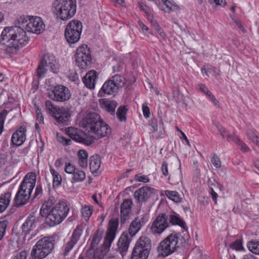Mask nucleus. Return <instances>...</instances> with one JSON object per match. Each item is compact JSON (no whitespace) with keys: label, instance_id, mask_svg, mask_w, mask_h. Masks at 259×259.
<instances>
[{"label":"nucleus","instance_id":"7c9ffc66","mask_svg":"<svg viewBox=\"0 0 259 259\" xmlns=\"http://www.w3.org/2000/svg\"><path fill=\"white\" fill-rule=\"evenodd\" d=\"M55 199L52 197L49 198L47 201L44 202V203L42 205L39 211L40 214L42 217H46L47 214L49 213V210L55 203Z\"/></svg>","mask_w":259,"mask_h":259},{"label":"nucleus","instance_id":"bf43d9fd","mask_svg":"<svg viewBox=\"0 0 259 259\" xmlns=\"http://www.w3.org/2000/svg\"><path fill=\"white\" fill-rule=\"evenodd\" d=\"M101 239V237L100 235L95 234L93 238L91 246L92 247H95L100 242Z\"/></svg>","mask_w":259,"mask_h":259},{"label":"nucleus","instance_id":"4468645a","mask_svg":"<svg viewBox=\"0 0 259 259\" xmlns=\"http://www.w3.org/2000/svg\"><path fill=\"white\" fill-rule=\"evenodd\" d=\"M118 227V222L115 220H111L109 223V227L104 238L103 247L105 249L109 248L113 241L114 240L117 228Z\"/></svg>","mask_w":259,"mask_h":259},{"label":"nucleus","instance_id":"de8ad7c7","mask_svg":"<svg viewBox=\"0 0 259 259\" xmlns=\"http://www.w3.org/2000/svg\"><path fill=\"white\" fill-rule=\"evenodd\" d=\"M163 3L165 8H163L162 10L165 12L169 13L170 11L175 10L177 8V6L176 5L173 4L168 0H165Z\"/></svg>","mask_w":259,"mask_h":259},{"label":"nucleus","instance_id":"7ed1b4c3","mask_svg":"<svg viewBox=\"0 0 259 259\" xmlns=\"http://www.w3.org/2000/svg\"><path fill=\"white\" fill-rule=\"evenodd\" d=\"M52 9L57 19L66 21L75 15L76 2L75 0H55Z\"/></svg>","mask_w":259,"mask_h":259},{"label":"nucleus","instance_id":"aec40b11","mask_svg":"<svg viewBox=\"0 0 259 259\" xmlns=\"http://www.w3.org/2000/svg\"><path fill=\"white\" fill-rule=\"evenodd\" d=\"M97 77V72L95 70H91L82 78V81L87 88L93 89L95 87Z\"/></svg>","mask_w":259,"mask_h":259},{"label":"nucleus","instance_id":"0eeeda50","mask_svg":"<svg viewBox=\"0 0 259 259\" xmlns=\"http://www.w3.org/2000/svg\"><path fill=\"white\" fill-rule=\"evenodd\" d=\"M17 21L18 24L28 32L38 34L45 29V24L39 17L23 15L20 17Z\"/></svg>","mask_w":259,"mask_h":259},{"label":"nucleus","instance_id":"f3484780","mask_svg":"<svg viewBox=\"0 0 259 259\" xmlns=\"http://www.w3.org/2000/svg\"><path fill=\"white\" fill-rule=\"evenodd\" d=\"M54 73L59 71V65L58 61L53 54H46L44 56L41 62Z\"/></svg>","mask_w":259,"mask_h":259},{"label":"nucleus","instance_id":"dca6fc26","mask_svg":"<svg viewBox=\"0 0 259 259\" xmlns=\"http://www.w3.org/2000/svg\"><path fill=\"white\" fill-rule=\"evenodd\" d=\"M154 189L149 187H143L136 190L134 194V197L138 203L146 201L150 197Z\"/></svg>","mask_w":259,"mask_h":259},{"label":"nucleus","instance_id":"4c0bfd02","mask_svg":"<svg viewBox=\"0 0 259 259\" xmlns=\"http://www.w3.org/2000/svg\"><path fill=\"white\" fill-rule=\"evenodd\" d=\"M246 135L249 140L255 143L257 146H259V138L254 129L252 128H248Z\"/></svg>","mask_w":259,"mask_h":259},{"label":"nucleus","instance_id":"69168bd1","mask_svg":"<svg viewBox=\"0 0 259 259\" xmlns=\"http://www.w3.org/2000/svg\"><path fill=\"white\" fill-rule=\"evenodd\" d=\"M35 112L36 114L37 120L40 122H43L44 117L42 116V113L40 112V110L39 109V108L37 106L35 107Z\"/></svg>","mask_w":259,"mask_h":259},{"label":"nucleus","instance_id":"13d9d810","mask_svg":"<svg viewBox=\"0 0 259 259\" xmlns=\"http://www.w3.org/2000/svg\"><path fill=\"white\" fill-rule=\"evenodd\" d=\"M135 180L136 181L143 182L145 183H148L150 181L147 176H142L140 174L136 175L135 177Z\"/></svg>","mask_w":259,"mask_h":259},{"label":"nucleus","instance_id":"ea45409f","mask_svg":"<svg viewBox=\"0 0 259 259\" xmlns=\"http://www.w3.org/2000/svg\"><path fill=\"white\" fill-rule=\"evenodd\" d=\"M198 86L199 90L206 95L207 98L213 102L214 105L217 106L218 105V101L215 99V97L211 94V93L208 90L207 88L205 87V85L199 84Z\"/></svg>","mask_w":259,"mask_h":259},{"label":"nucleus","instance_id":"473e14b6","mask_svg":"<svg viewBox=\"0 0 259 259\" xmlns=\"http://www.w3.org/2000/svg\"><path fill=\"white\" fill-rule=\"evenodd\" d=\"M168 181L170 184L173 185L179 184L182 181L181 171L177 169L175 172L170 174L168 177Z\"/></svg>","mask_w":259,"mask_h":259},{"label":"nucleus","instance_id":"603ef678","mask_svg":"<svg viewBox=\"0 0 259 259\" xmlns=\"http://www.w3.org/2000/svg\"><path fill=\"white\" fill-rule=\"evenodd\" d=\"M7 114L8 111L6 110H4L0 113V135L3 132L4 121Z\"/></svg>","mask_w":259,"mask_h":259},{"label":"nucleus","instance_id":"49530a36","mask_svg":"<svg viewBox=\"0 0 259 259\" xmlns=\"http://www.w3.org/2000/svg\"><path fill=\"white\" fill-rule=\"evenodd\" d=\"M49 68L43 63H40L37 69V75L39 78H44L47 74Z\"/></svg>","mask_w":259,"mask_h":259},{"label":"nucleus","instance_id":"c85d7f7f","mask_svg":"<svg viewBox=\"0 0 259 259\" xmlns=\"http://www.w3.org/2000/svg\"><path fill=\"white\" fill-rule=\"evenodd\" d=\"M150 251L134 247L131 259H147Z\"/></svg>","mask_w":259,"mask_h":259},{"label":"nucleus","instance_id":"a211bd4d","mask_svg":"<svg viewBox=\"0 0 259 259\" xmlns=\"http://www.w3.org/2000/svg\"><path fill=\"white\" fill-rule=\"evenodd\" d=\"M66 134L73 140L76 142L85 143L88 145L93 143L94 140L92 138L89 140H85L84 138L80 136L79 134L78 130L73 127H67L66 130Z\"/></svg>","mask_w":259,"mask_h":259},{"label":"nucleus","instance_id":"4d7b16f0","mask_svg":"<svg viewBox=\"0 0 259 259\" xmlns=\"http://www.w3.org/2000/svg\"><path fill=\"white\" fill-rule=\"evenodd\" d=\"M211 161L216 168H220L221 166V162L219 157L216 155L213 154L211 158Z\"/></svg>","mask_w":259,"mask_h":259},{"label":"nucleus","instance_id":"e433bc0d","mask_svg":"<svg viewBox=\"0 0 259 259\" xmlns=\"http://www.w3.org/2000/svg\"><path fill=\"white\" fill-rule=\"evenodd\" d=\"M213 124L215 126L217 127L218 130L219 131L220 134L222 136L224 139H226L227 140L229 141L230 140H233V138L234 137L231 136L226 131V130L223 127L219 122L215 121L213 122Z\"/></svg>","mask_w":259,"mask_h":259},{"label":"nucleus","instance_id":"1a4fd4ad","mask_svg":"<svg viewBox=\"0 0 259 259\" xmlns=\"http://www.w3.org/2000/svg\"><path fill=\"white\" fill-rule=\"evenodd\" d=\"M82 24L77 20L70 21L66 26L65 30V37L68 42L74 44L77 42L82 31Z\"/></svg>","mask_w":259,"mask_h":259},{"label":"nucleus","instance_id":"f8f14e48","mask_svg":"<svg viewBox=\"0 0 259 259\" xmlns=\"http://www.w3.org/2000/svg\"><path fill=\"white\" fill-rule=\"evenodd\" d=\"M168 227L167 217L165 214L157 216L152 224L151 232L153 234H160Z\"/></svg>","mask_w":259,"mask_h":259},{"label":"nucleus","instance_id":"0e129e2a","mask_svg":"<svg viewBox=\"0 0 259 259\" xmlns=\"http://www.w3.org/2000/svg\"><path fill=\"white\" fill-rule=\"evenodd\" d=\"M161 170L162 172V174L164 176L166 177L168 175V164L166 161H163L162 166L161 167Z\"/></svg>","mask_w":259,"mask_h":259},{"label":"nucleus","instance_id":"a878e982","mask_svg":"<svg viewBox=\"0 0 259 259\" xmlns=\"http://www.w3.org/2000/svg\"><path fill=\"white\" fill-rule=\"evenodd\" d=\"M134 247L150 251L151 248V241L147 236H141L137 240Z\"/></svg>","mask_w":259,"mask_h":259},{"label":"nucleus","instance_id":"774afa93","mask_svg":"<svg viewBox=\"0 0 259 259\" xmlns=\"http://www.w3.org/2000/svg\"><path fill=\"white\" fill-rule=\"evenodd\" d=\"M42 193V187L40 185H38L36 186L35 193L34 194V198L39 197Z\"/></svg>","mask_w":259,"mask_h":259},{"label":"nucleus","instance_id":"423d86ee","mask_svg":"<svg viewBox=\"0 0 259 259\" xmlns=\"http://www.w3.org/2000/svg\"><path fill=\"white\" fill-rule=\"evenodd\" d=\"M181 243L180 236L178 234H170L158 245L157 250L159 255L166 256L172 253L180 247Z\"/></svg>","mask_w":259,"mask_h":259},{"label":"nucleus","instance_id":"bb28decb","mask_svg":"<svg viewBox=\"0 0 259 259\" xmlns=\"http://www.w3.org/2000/svg\"><path fill=\"white\" fill-rule=\"evenodd\" d=\"M101 158L98 155H93L90 159V168L93 174H98L101 166Z\"/></svg>","mask_w":259,"mask_h":259},{"label":"nucleus","instance_id":"ddd939ff","mask_svg":"<svg viewBox=\"0 0 259 259\" xmlns=\"http://www.w3.org/2000/svg\"><path fill=\"white\" fill-rule=\"evenodd\" d=\"M101 118L98 114L95 112H89L84 115L81 125L83 128L89 134L94 128H95L96 124L100 120Z\"/></svg>","mask_w":259,"mask_h":259},{"label":"nucleus","instance_id":"09e8293b","mask_svg":"<svg viewBox=\"0 0 259 259\" xmlns=\"http://www.w3.org/2000/svg\"><path fill=\"white\" fill-rule=\"evenodd\" d=\"M233 141L236 143L239 146L241 150L244 152H246L249 150L248 147L242 141H241L238 137H235L233 138Z\"/></svg>","mask_w":259,"mask_h":259},{"label":"nucleus","instance_id":"6ab92c4d","mask_svg":"<svg viewBox=\"0 0 259 259\" xmlns=\"http://www.w3.org/2000/svg\"><path fill=\"white\" fill-rule=\"evenodd\" d=\"M53 116L57 122L64 123L68 121L71 116V113L68 109L59 107Z\"/></svg>","mask_w":259,"mask_h":259},{"label":"nucleus","instance_id":"864d4df0","mask_svg":"<svg viewBox=\"0 0 259 259\" xmlns=\"http://www.w3.org/2000/svg\"><path fill=\"white\" fill-rule=\"evenodd\" d=\"M8 223L7 221H0V241L3 239Z\"/></svg>","mask_w":259,"mask_h":259},{"label":"nucleus","instance_id":"393cba45","mask_svg":"<svg viewBox=\"0 0 259 259\" xmlns=\"http://www.w3.org/2000/svg\"><path fill=\"white\" fill-rule=\"evenodd\" d=\"M36 221L34 215H30L26 220L22 226V229L23 233L25 234H29L36 227Z\"/></svg>","mask_w":259,"mask_h":259},{"label":"nucleus","instance_id":"f03ea898","mask_svg":"<svg viewBox=\"0 0 259 259\" xmlns=\"http://www.w3.org/2000/svg\"><path fill=\"white\" fill-rule=\"evenodd\" d=\"M35 183L36 176L34 173H28L25 176L14 198L16 206L23 205L28 202Z\"/></svg>","mask_w":259,"mask_h":259},{"label":"nucleus","instance_id":"cd10ccee","mask_svg":"<svg viewBox=\"0 0 259 259\" xmlns=\"http://www.w3.org/2000/svg\"><path fill=\"white\" fill-rule=\"evenodd\" d=\"M100 102L103 109L108 112L110 113L112 115L114 114L115 109L117 105V104L115 101L107 99H102L100 101Z\"/></svg>","mask_w":259,"mask_h":259},{"label":"nucleus","instance_id":"39448f33","mask_svg":"<svg viewBox=\"0 0 259 259\" xmlns=\"http://www.w3.org/2000/svg\"><path fill=\"white\" fill-rule=\"evenodd\" d=\"M69 208L65 202L57 203L47 214L46 223L50 226H54L61 223L67 217Z\"/></svg>","mask_w":259,"mask_h":259},{"label":"nucleus","instance_id":"052dcab7","mask_svg":"<svg viewBox=\"0 0 259 259\" xmlns=\"http://www.w3.org/2000/svg\"><path fill=\"white\" fill-rule=\"evenodd\" d=\"M153 27L156 32L160 35V36L164 38L165 34L163 32V29L157 23L153 24Z\"/></svg>","mask_w":259,"mask_h":259},{"label":"nucleus","instance_id":"20e7f679","mask_svg":"<svg viewBox=\"0 0 259 259\" xmlns=\"http://www.w3.org/2000/svg\"><path fill=\"white\" fill-rule=\"evenodd\" d=\"M58 239L57 235L54 234L37 241L31 251L32 258L43 259L46 257L54 249V245Z\"/></svg>","mask_w":259,"mask_h":259},{"label":"nucleus","instance_id":"680f3d73","mask_svg":"<svg viewBox=\"0 0 259 259\" xmlns=\"http://www.w3.org/2000/svg\"><path fill=\"white\" fill-rule=\"evenodd\" d=\"M142 110L143 112L144 116L148 118L150 115V110L148 106V104L147 103H144L142 105Z\"/></svg>","mask_w":259,"mask_h":259},{"label":"nucleus","instance_id":"f704fd0d","mask_svg":"<svg viewBox=\"0 0 259 259\" xmlns=\"http://www.w3.org/2000/svg\"><path fill=\"white\" fill-rule=\"evenodd\" d=\"M169 222L172 225H177L184 229H186V223L181 219L177 213L170 214L169 216Z\"/></svg>","mask_w":259,"mask_h":259},{"label":"nucleus","instance_id":"5701e85b","mask_svg":"<svg viewBox=\"0 0 259 259\" xmlns=\"http://www.w3.org/2000/svg\"><path fill=\"white\" fill-rule=\"evenodd\" d=\"M130 241L126 234H122L117 242L118 250L122 257L126 254L129 247Z\"/></svg>","mask_w":259,"mask_h":259},{"label":"nucleus","instance_id":"c756f323","mask_svg":"<svg viewBox=\"0 0 259 259\" xmlns=\"http://www.w3.org/2000/svg\"><path fill=\"white\" fill-rule=\"evenodd\" d=\"M11 193L7 192L0 196V212L6 210L9 206L11 200Z\"/></svg>","mask_w":259,"mask_h":259},{"label":"nucleus","instance_id":"37998d69","mask_svg":"<svg viewBox=\"0 0 259 259\" xmlns=\"http://www.w3.org/2000/svg\"><path fill=\"white\" fill-rule=\"evenodd\" d=\"M127 109L125 106H120L116 112V116L120 121H125L126 120V114Z\"/></svg>","mask_w":259,"mask_h":259},{"label":"nucleus","instance_id":"c9c22d12","mask_svg":"<svg viewBox=\"0 0 259 259\" xmlns=\"http://www.w3.org/2000/svg\"><path fill=\"white\" fill-rule=\"evenodd\" d=\"M164 194L168 197L169 199L176 202L179 203L183 201V198L180 196V195L176 191L170 190H165Z\"/></svg>","mask_w":259,"mask_h":259},{"label":"nucleus","instance_id":"b1692460","mask_svg":"<svg viewBox=\"0 0 259 259\" xmlns=\"http://www.w3.org/2000/svg\"><path fill=\"white\" fill-rule=\"evenodd\" d=\"M144 224L143 218L137 217L133 220L128 229V233L131 236H135L141 229Z\"/></svg>","mask_w":259,"mask_h":259},{"label":"nucleus","instance_id":"f257e3e1","mask_svg":"<svg viewBox=\"0 0 259 259\" xmlns=\"http://www.w3.org/2000/svg\"><path fill=\"white\" fill-rule=\"evenodd\" d=\"M1 39L7 43L5 51L9 55L15 54L29 41L26 32L19 26L5 27L1 35Z\"/></svg>","mask_w":259,"mask_h":259},{"label":"nucleus","instance_id":"5fc2aeb1","mask_svg":"<svg viewBox=\"0 0 259 259\" xmlns=\"http://www.w3.org/2000/svg\"><path fill=\"white\" fill-rule=\"evenodd\" d=\"M76 169L77 168L70 162L66 163L64 167V170L66 173L72 175L74 173Z\"/></svg>","mask_w":259,"mask_h":259},{"label":"nucleus","instance_id":"58836bf2","mask_svg":"<svg viewBox=\"0 0 259 259\" xmlns=\"http://www.w3.org/2000/svg\"><path fill=\"white\" fill-rule=\"evenodd\" d=\"M50 172L52 176L54 186L57 187L60 186L62 182L61 176L52 166H50Z\"/></svg>","mask_w":259,"mask_h":259},{"label":"nucleus","instance_id":"a19ab883","mask_svg":"<svg viewBox=\"0 0 259 259\" xmlns=\"http://www.w3.org/2000/svg\"><path fill=\"white\" fill-rule=\"evenodd\" d=\"M72 179L76 183L82 182L85 179V174L83 170L77 168L73 174Z\"/></svg>","mask_w":259,"mask_h":259},{"label":"nucleus","instance_id":"412c9836","mask_svg":"<svg viewBox=\"0 0 259 259\" xmlns=\"http://www.w3.org/2000/svg\"><path fill=\"white\" fill-rule=\"evenodd\" d=\"M26 128L21 126L12 137V142L16 146L21 145L26 140Z\"/></svg>","mask_w":259,"mask_h":259},{"label":"nucleus","instance_id":"72a5a7b5","mask_svg":"<svg viewBox=\"0 0 259 259\" xmlns=\"http://www.w3.org/2000/svg\"><path fill=\"white\" fill-rule=\"evenodd\" d=\"M87 255L91 259H103L105 256V253L102 249H96L94 250L93 249H90L87 253Z\"/></svg>","mask_w":259,"mask_h":259},{"label":"nucleus","instance_id":"79ce46f5","mask_svg":"<svg viewBox=\"0 0 259 259\" xmlns=\"http://www.w3.org/2000/svg\"><path fill=\"white\" fill-rule=\"evenodd\" d=\"M247 247L252 253L259 255V241H249L247 243Z\"/></svg>","mask_w":259,"mask_h":259},{"label":"nucleus","instance_id":"8fccbe9b","mask_svg":"<svg viewBox=\"0 0 259 259\" xmlns=\"http://www.w3.org/2000/svg\"><path fill=\"white\" fill-rule=\"evenodd\" d=\"M76 243L74 242L73 241L70 240L65 245H64V250L63 253V255L66 256L68 254V253L70 251V250L73 248L74 245Z\"/></svg>","mask_w":259,"mask_h":259},{"label":"nucleus","instance_id":"9b49d317","mask_svg":"<svg viewBox=\"0 0 259 259\" xmlns=\"http://www.w3.org/2000/svg\"><path fill=\"white\" fill-rule=\"evenodd\" d=\"M90 51L87 45L79 47L76 53L75 61L76 65L80 68H86L91 61Z\"/></svg>","mask_w":259,"mask_h":259},{"label":"nucleus","instance_id":"338daca9","mask_svg":"<svg viewBox=\"0 0 259 259\" xmlns=\"http://www.w3.org/2000/svg\"><path fill=\"white\" fill-rule=\"evenodd\" d=\"M27 256V252L25 251H22L16 255L13 259H26Z\"/></svg>","mask_w":259,"mask_h":259},{"label":"nucleus","instance_id":"2eb2a0df","mask_svg":"<svg viewBox=\"0 0 259 259\" xmlns=\"http://www.w3.org/2000/svg\"><path fill=\"white\" fill-rule=\"evenodd\" d=\"M110 133L111 130L108 125L100 119L95 128H94L89 134L92 135V137H94V138L99 139L108 135Z\"/></svg>","mask_w":259,"mask_h":259},{"label":"nucleus","instance_id":"a18cd8bd","mask_svg":"<svg viewBox=\"0 0 259 259\" xmlns=\"http://www.w3.org/2000/svg\"><path fill=\"white\" fill-rule=\"evenodd\" d=\"M93 212V209L90 205H85L82 207L81 213L85 221H88Z\"/></svg>","mask_w":259,"mask_h":259},{"label":"nucleus","instance_id":"e2e57ef3","mask_svg":"<svg viewBox=\"0 0 259 259\" xmlns=\"http://www.w3.org/2000/svg\"><path fill=\"white\" fill-rule=\"evenodd\" d=\"M139 25L140 28V29L142 30L143 32L145 33L146 35H148L149 34L151 33L150 32L148 27L145 25L144 23H143L142 22L139 21Z\"/></svg>","mask_w":259,"mask_h":259},{"label":"nucleus","instance_id":"6e6552de","mask_svg":"<svg viewBox=\"0 0 259 259\" xmlns=\"http://www.w3.org/2000/svg\"><path fill=\"white\" fill-rule=\"evenodd\" d=\"M124 83V78L118 74H116L103 84L99 94L101 96L105 94L114 96Z\"/></svg>","mask_w":259,"mask_h":259},{"label":"nucleus","instance_id":"c03bdc74","mask_svg":"<svg viewBox=\"0 0 259 259\" xmlns=\"http://www.w3.org/2000/svg\"><path fill=\"white\" fill-rule=\"evenodd\" d=\"M83 231L82 227L81 226H77L76 229L74 230L70 240L77 243Z\"/></svg>","mask_w":259,"mask_h":259},{"label":"nucleus","instance_id":"9d476101","mask_svg":"<svg viewBox=\"0 0 259 259\" xmlns=\"http://www.w3.org/2000/svg\"><path fill=\"white\" fill-rule=\"evenodd\" d=\"M71 96L69 90L63 85H56L48 92V97L56 102H65L68 101Z\"/></svg>","mask_w":259,"mask_h":259},{"label":"nucleus","instance_id":"6e6d98bb","mask_svg":"<svg viewBox=\"0 0 259 259\" xmlns=\"http://www.w3.org/2000/svg\"><path fill=\"white\" fill-rule=\"evenodd\" d=\"M46 106L48 110L53 114L59 107H55L51 101L48 100L46 102Z\"/></svg>","mask_w":259,"mask_h":259},{"label":"nucleus","instance_id":"2f4dec72","mask_svg":"<svg viewBox=\"0 0 259 259\" xmlns=\"http://www.w3.org/2000/svg\"><path fill=\"white\" fill-rule=\"evenodd\" d=\"M78 160V163L80 166L83 168H87L88 166V154L86 151L80 150L77 154Z\"/></svg>","mask_w":259,"mask_h":259},{"label":"nucleus","instance_id":"3c124183","mask_svg":"<svg viewBox=\"0 0 259 259\" xmlns=\"http://www.w3.org/2000/svg\"><path fill=\"white\" fill-rule=\"evenodd\" d=\"M57 139L58 141L62 144L63 146H68L70 145L71 143V141L70 139L66 138L63 136L57 134Z\"/></svg>","mask_w":259,"mask_h":259},{"label":"nucleus","instance_id":"4be33fe9","mask_svg":"<svg viewBox=\"0 0 259 259\" xmlns=\"http://www.w3.org/2000/svg\"><path fill=\"white\" fill-rule=\"evenodd\" d=\"M133 202L132 200L124 199L120 206L121 222L124 223L131 211Z\"/></svg>","mask_w":259,"mask_h":259}]
</instances>
